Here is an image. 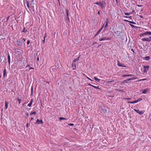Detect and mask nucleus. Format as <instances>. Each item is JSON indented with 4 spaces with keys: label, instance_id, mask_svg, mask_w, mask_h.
I'll return each mask as SVG.
<instances>
[{
    "label": "nucleus",
    "instance_id": "6e6552de",
    "mask_svg": "<svg viewBox=\"0 0 151 151\" xmlns=\"http://www.w3.org/2000/svg\"><path fill=\"white\" fill-rule=\"evenodd\" d=\"M104 24L103 26L101 27V28L100 29H99V30H98V31L96 34L95 35V37L96 36L98 35L99 34V33L101 31V30L104 27Z\"/></svg>",
    "mask_w": 151,
    "mask_h": 151
},
{
    "label": "nucleus",
    "instance_id": "8fccbe9b",
    "mask_svg": "<svg viewBox=\"0 0 151 151\" xmlns=\"http://www.w3.org/2000/svg\"><path fill=\"white\" fill-rule=\"evenodd\" d=\"M137 9H138L137 10H138L139 9H138L137 6H136L135 7V9L136 10Z\"/></svg>",
    "mask_w": 151,
    "mask_h": 151
},
{
    "label": "nucleus",
    "instance_id": "6ab92c4d",
    "mask_svg": "<svg viewBox=\"0 0 151 151\" xmlns=\"http://www.w3.org/2000/svg\"><path fill=\"white\" fill-rule=\"evenodd\" d=\"M134 10H133L132 11V12H131V13H124V14L125 15H129L131 14L133 12H134Z\"/></svg>",
    "mask_w": 151,
    "mask_h": 151
},
{
    "label": "nucleus",
    "instance_id": "4468645a",
    "mask_svg": "<svg viewBox=\"0 0 151 151\" xmlns=\"http://www.w3.org/2000/svg\"><path fill=\"white\" fill-rule=\"evenodd\" d=\"M8 104H9V103L8 102H7L6 101H5V109H6L8 108Z\"/></svg>",
    "mask_w": 151,
    "mask_h": 151
},
{
    "label": "nucleus",
    "instance_id": "de8ad7c7",
    "mask_svg": "<svg viewBox=\"0 0 151 151\" xmlns=\"http://www.w3.org/2000/svg\"><path fill=\"white\" fill-rule=\"evenodd\" d=\"M26 126L27 127H28V123H27L26 124Z\"/></svg>",
    "mask_w": 151,
    "mask_h": 151
},
{
    "label": "nucleus",
    "instance_id": "c03bdc74",
    "mask_svg": "<svg viewBox=\"0 0 151 151\" xmlns=\"http://www.w3.org/2000/svg\"><path fill=\"white\" fill-rule=\"evenodd\" d=\"M130 25L132 27H134V26L132 24H130Z\"/></svg>",
    "mask_w": 151,
    "mask_h": 151
},
{
    "label": "nucleus",
    "instance_id": "393cba45",
    "mask_svg": "<svg viewBox=\"0 0 151 151\" xmlns=\"http://www.w3.org/2000/svg\"><path fill=\"white\" fill-rule=\"evenodd\" d=\"M124 17L126 18H129L130 19H132V16H124Z\"/></svg>",
    "mask_w": 151,
    "mask_h": 151
},
{
    "label": "nucleus",
    "instance_id": "5701e85b",
    "mask_svg": "<svg viewBox=\"0 0 151 151\" xmlns=\"http://www.w3.org/2000/svg\"><path fill=\"white\" fill-rule=\"evenodd\" d=\"M36 114V112L35 111H33V112H30V115H32V114L35 115Z\"/></svg>",
    "mask_w": 151,
    "mask_h": 151
},
{
    "label": "nucleus",
    "instance_id": "0e129e2a",
    "mask_svg": "<svg viewBox=\"0 0 151 151\" xmlns=\"http://www.w3.org/2000/svg\"><path fill=\"white\" fill-rule=\"evenodd\" d=\"M47 83H48V84H49V82H48V81L47 82Z\"/></svg>",
    "mask_w": 151,
    "mask_h": 151
},
{
    "label": "nucleus",
    "instance_id": "a211bd4d",
    "mask_svg": "<svg viewBox=\"0 0 151 151\" xmlns=\"http://www.w3.org/2000/svg\"><path fill=\"white\" fill-rule=\"evenodd\" d=\"M150 59V57L149 56H146L144 57V59L146 60H148Z\"/></svg>",
    "mask_w": 151,
    "mask_h": 151
},
{
    "label": "nucleus",
    "instance_id": "aec40b11",
    "mask_svg": "<svg viewBox=\"0 0 151 151\" xmlns=\"http://www.w3.org/2000/svg\"><path fill=\"white\" fill-rule=\"evenodd\" d=\"M124 21H125L126 22H129L130 23L133 24H134L135 23V22H132V21H128V20H126V19H125L124 20Z\"/></svg>",
    "mask_w": 151,
    "mask_h": 151
},
{
    "label": "nucleus",
    "instance_id": "72a5a7b5",
    "mask_svg": "<svg viewBox=\"0 0 151 151\" xmlns=\"http://www.w3.org/2000/svg\"><path fill=\"white\" fill-rule=\"evenodd\" d=\"M74 124L73 123H70L68 124V125L70 126H73L74 125Z\"/></svg>",
    "mask_w": 151,
    "mask_h": 151
},
{
    "label": "nucleus",
    "instance_id": "2eb2a0df",
    "mask_svg": "<svg viewBox=\"0 0 151 151\" xmlns=\"http://www.w3.org/2000/svg\"><path fill=\"white\" fill-rule=\"evenodd\" d=\"M6 76V69L5 68L4 70L3 76L4 77Z\"/></svg>",
    "mask_w": 151,
    "mask_h": 151
},
{
    "label": "nucleus",
    "instance_id": "1a4fd4ad",
    "mask_svg": "<svg viewBox=\"0 0 151 151\" xmlns=\"http://www.w3.org/2000/svg\"><path fill=\"white\" fill-rule=\"evenodd\" d=\"M72 67L73 68V70L76 69V64L75 63H73L72 64Z\"/></svg>",
    "mask_w": 151,
    "mask_h": 151
},
{
    "label": "nucleus",
    "instance_id": "4c0bfd02",
    "mask_svg": "<svg viewBox=\"0 0 151 151\" xmlns=\"http://www.w3.org/2000/svg\"><path fill=\"white\" fill-rule=\"evenodd\" d=\"M86 78L88 79L91 81H93V80H91V79H90V78H89V77H88L87 76H86Z\"/></svg>",
    "mask_w": 151,
    "mask_h": 151
},
{
    "label": "nucleus",
    "instance_id": "69168bd1",
    "mask_svg": "<svg viewBox=\"0 0 151 151\" xmlns=\"http://www.w3.org/2000/svg\"><path fill=\"white\" fill-rule=\"evenodd\" d=\"M27 116L28 115V113H27Z\"/></svg>",
    "mask_w": 151,
    "mask_h": 151
},
{
    "label": "nucleus",
    "instance_id": "7ed1b4c3",
    "mask_svg": "<svg viewBox=\"0 0 151 151\" xmlns=\"http://www.w3.org/2000/svg\"><path fill=\"white\" fill-rule=\"evenodd\" d=\"M142 98H139L137 100H136L135 101H128L127 103H130V104H134L140 101H142Z\"/></svg>",
    "mask_w": 151,
    "mask_h": 151
},
{
    "label": "nucleus",
    "instance_id": "f704fd0d",
    "mask_svg": "<svg viewBox=\"0 0 151 151\" xmlns=\"http://www.w3.org/2000/svg\"><path fill=\"white\" fill-rule=\"evenodd\" d=\"M108 23H106V24L105 25V27L106 28V27H107L108 26Z\"/></svg>",
    "mask_w": 151,
    "mask_h": 151
},
{
    "label": "nucleus",
    "instance_id": "3c124183",
    "mask_svg": "<svg viewBox=\"0 0 151 151\" xmlns=\"http://www.w3.org/2000/svg\"><path fill=\"white\" fill-rule=\"evenodd\" d=\"M137 9H138L137 10H138L139 9H138L137 6H136L135 7V9L136 10Z\"/></svg>",
    "mask_w": 151,
    "mask_h": 151
},
{
    "label": "nucleus",
    "instance_id": "bb28decb",
    "mask_svg": "<svg viewBox=\"0 0 151 151\" xmlns=\"http://www.w3.org/2000/svg\"><path fill=\"white\" fill-rule=\"evenodd\" d=\"M27 32V30L25 29V27H24L23 28V31H22V32H24V33L26 32Z\"/></svg>",
    "mask_w": 151,
    "mask_h": 151
},
{
    "label": "nucleus",
    "instance_id": "e433bc0d",
    "mask_svg": "<svg viewBox=\"0 0 151 151\" xmlns=\"http://www.w3.org/2000/svg\"><path fill=\"white\" fill-rule=\"evenodd\" d=\"M30 42V41L29 40H28L27 42V44L28 45Z\"/></svg>",
    "mask_w": 151,
    "mask_h": 151
},
{
    "label": "nucleus",
    "instance_id": "864d4df0",
    "mask_svg": "<svg viewBox=\"0 0 151 151\" xmlns=\"http://www.w3.org/2000/svg\"><path fill=\"white\" fill-rule=\"evenodd\" d=\"M139 17L140 18H143V17H142V16H141V15H139Z\"/></svg>",
    "mask_w": 151,
    "mask_h": 151
},
{
    "label": "nucleus",
    "instance_id": "79ce46f5",
    "mask_svg": "<svg viewBox=\"0 0 151 151\" xmlns=\"http://www.w3.org/2000/svg\"><path fill=\"white\" fill-rule=\"evenodd\" d=\"M37 60L38 61L39 60V56L37 57Z\"/></svg>",
    "mask_w": 151,
    "mask_h": 151
},
{
    "label": "nucleus",
    "instance_id": "f3484780",
    "mask_svg": "<svg viewBox=\"0 0 151 151\" xmlns=\"http://www.w3.org/2000/svg\"><path fill=\"white\" fill-rule=\"evenodd\" d=\"M133 75L132 74H128V75H124L122 76L123 77H126L127 76H133Z\"/></svg>",
    "mask_w": 151,
    "mask_h": 151
},
{
    "label": "nucleus",
    "instance_id": "5fc2aeb1",
    "mask_svg": "<svg viewBox=\"0 0 151 151\" xmlns=\"http://www.w3.org/2000/svg\"><path fill=\"white\" fill-rule=\"evenodd\" d=\"M23 40H24V41H25L26 39L23 38Z\"/></svg>",
    "mask_w": 151,
    "mask_h": 151
},
{
    "label": "nucleus",
    "instance_id": "e2e57ef3",
    "mask_svg": "<svg viewBox=\"0 0 151 151\" xmlns=\"http://www.w3.org/2000/svg\"><path fill=\"white\" fill-rule=\"evenodd\" d=\"M143 11V9H141L140 10V12H142Z\"/></svg>",
    "mask_w": 151,
    "mask_h": 151
},
{
    "label": "nucleus",
    "instance_id": "bf43d9fd",
    "mask_svg": "<svg viewBox=\"0 0 151 151\" xmlns=\"http://www.w3.org/2000/svg\"><path fill=\"white\" fill-rule=\"evenodd\" d=\"M33 119H33V117H32V118H31V120H32Z\"/></svg>",
    "mask_w": 151,
    "mask_h": 151
},
{
    "label": "nucleus",
    "instance_id": "473e14b6",
    "mask_svg": "<svg viewBox=\"0 0 151 151\" xmlns=\"http://www.w3.org/2000/svg\"><path fill=\"white\" fill-rule=\"evenodd\" d=\"M17 100L19 102V104H20L21 103V100H20L18 98L17 99Z\"/></svg>",
    "mask_w": 151,
    "mask_h": 151
},
{
    "label": "nucleus",
    "instance_id": "dca6fc26",
    "mask_svg": "<svg viewBox=\"0 0 151 151\" xmlns=\"http://www.w3.org/2000/svg\"><path fill=\"white\" fill-rule=\"evenodd\" d=\"M80 56V55H79L77 58L74 59L73 61V63H75L76 62L78 61L79 60Z\"/></svg>",
    "mask_w": 151,
    "mask_h": 151
},
{
    "label": "nucleus",
    "instance_id": "39448f33",
    "mask_svg": "<svg viewBox=\"0 0 151 151\" xmlns=\"http://www.w3.org/2000/svg\"><path fill=\"white\" fill-rule=\"evenodd\" d=\"M149 67L150 66L149 65H147V66L144 65V67L145 70H144V72H145L147 71L148 70V68H149Z\"/></svg>",
    "mask_w": 151,
    "mask_h": 151
},
{
    "label": "nucleus",
    "instance_id": "7c9ffc66",
    "mask_svg": "<svg viewBox=\"0 0 151 151\" xmlns=\"http://www.w3.org/2000/svg\"><path fill=\"white\" fill-rule=\"evenodd\" d=\"M59 119L60 120H66V119L65 118H64V117H60L59 118Z\"/></svg>",
    "mask_w": 151,
    "mask_h": 151
},
{
    "label": "nucleus",
    "instance_id": "ddd939ff",
    "mask_svg": "<svg viewBox=\"0 0 151 151\" xmlns=\"http://www.w3.org/2000/svg\"><path fill=\"white\" fill-rule=\"evenodd\" d=\"M33 99H32L30 101V103L28 104L27 106L29 107H31L32 104Z\"/></svg>",
    "mask_w": 151,
    "mask_h": 151
},
{
    "label": "nucleus",
    "instance_id": "9d476101",
    "mask_svg": "<svg viewBox=\"0 0 151 151\" xmlns=\"http://www.w3.org/2000/svg\"><path fill=\"white\" fill-rule=\"evenodd\" d=\"M17 42L18 43L17 45L18 46L20 45L22 43V41L21 40H17Z\"/></svg>",
    "mask_w": 151,
    "mask_h": 151
},
{
    "label": "nucleus",
    "instance_id": "c85d7f7f",
    "mask_svg": "<svg viewBox=\"0 0 151 151\" xmlns=\"http://www.w3.org/2000/svg\"><path fill=\"white\" fill-rule=\"evenodd\" d=\"M144 113V111H139V114H143Z\"/></svg>",
    "mask_w": 151,
    "mask_h": 151
},
{
    "label": "nucleus",
    "instance_id": "f03ea898",
    "mask_svg": "<svg viewBox=\"0 0 151 151\" xmlns=\"http://www.w3.org/2000/svg\"><path fill=\"white\" fill-rule=\"evenodd\" d=\"M95 4L98 5H99L101 9L103 8L104 5H106V4L104 2V3H101L100 2H97Z\"/></svg>",
    "mask_w": 151,
    "mask_h": 151
},
{
    "label": "nucleus",
    "instance_id": "a878e982",
    "mask_svg": "<svg viewBox=\"0 0 151 151\" xmlns=\"http://www.w3.org/2000/svg\"><path fill=\"white\" fill-rule=\"evenodd\" d=\"M26 4H27V7L28 8H29V3L28 1H27Z\"/></svg>",
    "mask_w": 151,
    "mask_h": 151
},
{
    "label": "nucleus",
    "instance_id": "58836bf2",
    "mask_svg": "<svg viewBox=\"0 0 151 151\" xmlns=\"http://www.w3.org/2000/svg\"><path fill=\"white\" fill-rule=\"evenodd\" d=\"M47 35H46V33H45V35L44 37V38H45L47 37Z\"/></svg>",
    "mask_w": 151,
    "mask_h": 151
},
{
    "label": "nucleus",
    "instance_id": "09e8293b",
    "mask_svg": "<svg viewBox=\"0 0 151 151\" xmlns=\"http://www.w3.org/2000/svg\"><path fill=\"white\" fill-rule=\"evenodd\" d=\"M83 75L84 76L86 77V76H86V75L85 74L83 73Z\"/></svg>",
    "mask_w": 151,
    "mask_h": 151
},
{
    "label": "nucleus",
    "instance_id": "c9c22d12",
    "mask_svg": "<svg viewBox=\"0 0 151 151\" xmlns=\"http://www.w3.org/2000/svg\"><path fill=\"white\" fill-rule=\"evenodd\" d=\"M67 19H68V21L70 22V18L69 17V16H67Z\"/></svg>",
    "mask_w": 151,
    "mask_h": 151
},
{
    "label": "nucleus",
    "instance_id": "774afa93",
    "mask_svg": "<svg viewBox=\"0 0 151 151\" xmlns=\"http://www.w3.org/2000/svg\"><path fill=\"white\" fill-rule=\"evenodd\" d=\"M25 104V103H24V104H22V105L23 106L24 105V104Z\"/></svg>",
    "mask_w": 151,
    "mask_h": 151
},
{
    "label": "nucleus",
    "instance_id": "603ef678",
    "mask_svg": "<svg viewBox=\"0 0 151 151\" xmlns=\"http://www.w3.org/2000/svg\"><path fill=\"white\" fill-rule=\"evenodd\" d=\"M34 1V0H32L31 2V3H33Z\"/></svg>",
    "mask_w": 151,
    "mask_h": 151
},
{
    "label": "nucleus",
    "instance_id": "052dcab7",
    "mask_svg": "<svg viewBox=\"0 0 151 151\" xmlns=\"http://www.w3.org/2000/svg\"><path fill=\"white\" fill-rule=\"evenodd\" d=\"M112 81H109L108 82L109 83H110V82H111Z\"/></svg>",
    "mask_w": 151,
    "mask_h": 151
},
{
    "label": "nucleus",
    "instance_id": "a18cd8bd",
    "mask_svg": "<svg viewBox=\"0 0 151 151\" xmlns=\"http://www.w3.org/2000/svg\"><path fill=\"white\" fill-rule=\"evenodd\" d=\"M136 6H137V7H140V6H142L141 5H137Z\"/></svg>",
    "mask_w": 151,
    "mask_h": 151
},
{
    "label": "nucleus",
    "instance_id": "4be33fe9",
    "mask_svg": "<svg viewBox=\"0 0 151 151\" xmlns=\"http://www.w3.org/2000/svg\"><path fill=\"white\" fill-rule=\"evenodd\" d=\"M147 90L145 89H144L142 91V93H144V94H145L147 93Z\"/></svg>",
    "mask_w": 151,
    "mask_h": 151
},
{
    "label": "nucleus",
    "instance_id": "a19ab883",
    "mask_svg": "<svg viewBox=\"0 0 151 151\" xmlns=\"http://www.w3.org/2000/svg\"><path fill=\"white\" fill-rule=\"evenodd\" d=\"M89 85V86H93V85H91V84L90 83H87Z\"/></svg>",
    "mask_w": 151,
    "mask_h": 151
},
{
    "label": "nucleus",
    "instance_id": "412c9836",
    "mask_svg": "<svg viewBox=\"0 0 151 151\" xmlns=\"http://www.w3.org/2000/svg\"><path fill=\"white\" fill-rule=\"evenodd\" d=\"M94 78L96 81H97L98 82H99L100 81V79H99L98 78H97L96 77H94Z\"/></svg>",
    "mask_w": 151,
    "mask_h": 151
},
{
    "label": "nucleus",
    "instance_id": "423d86ee",
    "mask_svg": "<svg viewBox=\"0 0 151 151\" xmlns=\"http://www.w3.org/2000/svg\"><path fill=\"white\" fill-rule=\"evenodd\" d=\"M117 65L119 67H126V66H125L124 64H121V63L119 61H117Z\"/></svg>",
    "mask_w": 151,
    "mask_h": 151
},
{
    "label": "nucleus",
    "instance_id": "f8f14e48",
    "mask_svg": "<svg viewBox=\"0 0 151 151\" xmlns=\"http://www.w3.org/2000/svg\"><path fill=\"white\" fill-rule=\"evenodd\" d=\"M136 78H137L133 77V78H129V79H128L127 80H125V81H124V82H125V83H127V82H126V81H129L130 80H134V79H136Z\"/></svg>",
    "mask_w": 151,
    "mask_h": 151
},
{
    "label": "nucleus",
    "instance_id": "680f3d73",
    "mask_svg": "<svg viewBox=\"0 0 151 151\" xmlns=\"http://www.w3.org/2000/svg\"><path fill=\"white\" fill-rule=\"evenodd\" d=\"M27 66H29V65H27L26 66V67H27Z\"/></svg>",
    "mask_w": 151,
    "mask_h": 151
},
{
    "label": "nucleus",
    "instance_id": "c756f323",
    "mask_svg": "<svg viewBox=\"0 0 151 151\" xmlns=\"http://www.w3.org/2000/svg\"><path fill=\"white\" fill-rule=\"evenodd\" d=\"M92 86L94 88H95L96 89H100V88H99V86Z\"/></svg>",
    "mask_w": 151,
    "mask_h": 151
},
{
    "label": "nucleus",
    "instance_id": "2f4dec72",
    "mask_svg": "<svg viewBox=\"0 0 151 151\" xmlns=\"http://www.w3.org/2000/svg\"><path fill=\"white\" fill-rule=\"evenodd\" d=\"M134 111H135L136 112H137V113H139V110L137 109H134Z\"/></svg>",
    "mask_w": 151,
    "mask_h": 151
},
{
    "label": "nucleus",
    "instance_id": "0eeeda50",
    "mask_svg": "<svg viewBox=\"0 0 151 151\" xmlns=\"http://www.w3.org/2000/svg\"><path fill=\"white\" fill-rule=\"evenodd\" d=\"M36 123L37 124H39L40 123L42 124H43V122L42 121V120H39L38 119H37Z\"/></svg>",
    "mask_w": 151,
    "mask_h": 151
},
{
    "label": "nucleus",
    "instance_id": "ea45409f",
    "mask_svg": "<svg viewBox=\"0 0 151 151\" xmlns=\"http://www.w3.org/2000/svg\"><path fill=\"white\" fill-rule=\"evenodd\" d=\"M34 68H33L32 67H30L29 68V70H30L31 69H34Z\"/></svg>",
    "mask_w": 151,
    "mask_h": 151
},
{
    "label": "nucleus",
    "instance_id": "49530a36",
    "mask_svg": "<svg viewBox=\"0 0 151 151\" xmlns=\"http://www.w3.org/2000/svg\"><path fill=\"white\" fill-rule=\"evenodd\" d=\"M131 50V51H132L133 53L134 52V50H133V49L132 48Z\"/></svg>",
    "mask_w": 151,
    "mask_h": 151
},
{
    "label": "nucleus",
    "instance_id": "4d7b16f0",
    "mask_svg": "<svg viewBox=\"0 0 151 151\" xmlns=\"http://www.w3.org/2000/svg\"><path fill=\"white\" fill-rule=\"evenodd\" d=\"M98 14H99V15H100V12L99 11H98Z\"/></svg>",
    "mask_w": 151,
    "mask_h": 151
},
{
    "label": "nucleus",
    "instance_id": "b1692460",
    "mask_svg": "<svg viewBox=\"0 0 151 151\" xmlns=\"http://www.w3.org/2000/svg\"><path fill=\"white\" fill-rule=\"evenodd\" d=\"M122 100H129L131 99V98H122Z\"/></svg>",
    "mask_w": 151,
    "mask_h": 151
},
{
    "label": "nucleus",
    "instance_id": "338daca9",
    "mask_svg": "<svg viewBox=\"0 0 151 151\" xmlns=\"http://www.w3.org/2000/svg\"><path fill=\"white\" fill-rule=\"evenodd\" d=\"M108 18H107L106 19V21H107V20H108Z\"/></svg>",
    "mask_w": 151,
    "mask_h": 151
},
{
    "label": "nucleus",
    "instance_id": "13d9d810",
    "mask_svg": "<svg viewBox=\"0 0 151 151\" xmlns=\"http://www.w3.org/2000/svg\"><path fill=\"white\" fill-rule=\"evenodd\" d=\"M142 81V79H140L138 81Z\"/></svg>",
    "mask_w": 151,
    "mask_h": 151
},
{
    "label": "nucleus",
    "instance_id": "6e6d98bb",
    "mask_svg": "<svg viewBox=\"0 0 151 151\" xmlns=\"http://www.w3.org/2000/svg\"><path fill=\"white\" fill-rule=\"evenodd\" d=\"M146 80V78H144V79H142V81H144V80Z\"/></svg>",
    "mask_w": 151,
    "mask_h": 151
},
{
    "label": "nucleus",
    "instance_id": "f257e3e1",
    "mask_svg": "<svg viewBox=\"0 0 151 151\" xmlns=\"http://www.w3.org/2000/svg\"><path fill=\"white\" fill-rule=\"evenodd\" d=\"M151 35V32H145L142 33L140 35V36L144 37L142 40L143 41H147L149 42L151 41V37L150 35Z\"/></svg>",
    "mask_w": 151,
    "mask_h": 151
},
{
    "label": "nucleus",
    "instance_id": "37998d69",
    "mask_svg": "<svg viewBox=\"0 0 151 151\" xmlns=\"http://www.w3.org/2000/svg\"><path fill=\"white\" fill-rule=\"evenodd\" d=\"M45 38H44L43 40L42 41V42L44 43H45Z\"/></svg>",
    "mask_w": 151,
    "mask_h": 151
},
{
    "label": "nucleus",
    "instance_id": "9b49d317",
    "mask_svg": "<svg viewBox=\"0 0 151 151\" xmlns=\"http://www.w3.org/2000/svg\"><path fill=\"white\" fill-rule=\"evenodd\" d=\"M8 60L9 64L10 65V55L9 53L8 55Z\"/></svg>",
    "mask_w": 151,
    "mask_h": 151
},
{
    "label": "nucleus",
    "instance_id": "20e7f679",
    "mask_svg": "<svg viewBox=\"0 0 151 151\" xmlns=\"http://www.w3.org/2000/svg\"><path fill=\"white\" fill-rule=\"evenodd\" d=\"M111 39V37H105L103 38H101L99 39V40L100 41H101L103 40H110Z\"/></svg>",
    "mask_w": 151,
    "mask_h": 151
},
{
    "label": "nucleus",
    "instance_id": "cd10ccee",
    "mask_svg": "<svg viewBox=\"0 0 151 151\" xmlns=\"http://www.w3.org/2000/svg\"><path fill=\"white\" fill-rule=\"evenodd\" d=\"M66 10L67 16H69V10L68 9H66Z\"/></svg>",
    "mask_w": 151,
    "mask_h": 151
}]
</instances>
